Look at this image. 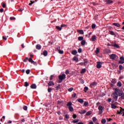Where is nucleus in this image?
<instances>
[{
	"instance_id": "nucleus-61",
	"label": "nucleus",
	"mask_w": 124,
	"mask_h": 124,
	"mask_svg": "<svg viewBox=\"0 0 124 124\" xmlns=\"http://www.w3.org/2000/svg\"><path fill=\"white\" fill-rule=\"evenodd\" d=\"M10 20H16V18H15L14 17H11Z\"/></svg>"
},
{
	"instance_id": "nucleus-50",
	"label": "nucleus",
	"mask_w": 124,
	"mask_h": 124,
	"mask_svg": "<svg viewBox=\"0 0 124 124\" xmlns=\"http://www.w3.org/2000/svg\"><path fill=\"white\" fill-rule=\"evenodd\" d=\"M107 101H108V102H111L112 101V98H108V100H107Z\"/></svg>"
},
{
	"instance_id": "nucleus-28",
	"label": "nucleus",
	"mask_w": 124,
	"mask_h": 124,
	"mask_svg": "<svg viewBox=\"0 0 124 124\" xmlns=\"http://www.w3.org/2000/svg\"><path fill=\"white\" fill-rule=\"evenodd\" d=\"M106 123V119H103L101 120V124H105Z\"/></svg>"
},
{
	"instance_id": "nucleus-6",
	"label": "nucleus",
	"mask_w": 124,
	"mask_h": 124,
	"mask_svg": "<svg viewBox=\"0 0 124 124\" xmlns=\"http://www.w3.org/2000/svg\"><path fill=\"white\" fill-rule=\"evenodd\" d=\"M101 64H102V63H101V62H97V65H96L97 68H99V69L101 68L102 66Z\"/></svg>"
},
{
	"instance_id": "nucleus-21",
	"label": "nucleus",
	"mask_w": 124,
	"mask_h": 124,
	"mask_svg": "<svg viewBox=\"0 0 124 124\" xmlns=\"http://www.w3.org/2000/svg\"><path fill=\"white\" fill-rule=\"evenodd\" d=\"M106 2L107 3V4H110V3H113V1L111 0H106Z\"/></svg>"
},
{
	"instance_id": "nucleus-43",
	"label": "nucleus",
	"mask_w": 124,
	"mask_h": 124,
	"mask_svg": "<svg viewBox=\"0 0 124 124\" xmlns=\"http://www.w3.org/2000/svg\"><path fill=\"white\" fill-rule=\"evenodd\" d=\"M29 83H28V82L26 81V82H25V84H24L25 87H29Z\"/></svg>"
},
{
	"instance_id": "nucleus-58",
	"label": "nucleus",
	"mask_w": 124,
	"mask_h": 124,
	"mask_svg": "<svg viewBox=\"0 0 124 124\" xmlns=\"http://www.w3.org/2000/svg\"><path fill=\"white\" fill-rule=\"evenodd\" d=\"M120 60L121 61H124V56H122L120 58Z\"/></svg>"
},
{
	"instance_id": "nucleus-60",
	"label": "nucleus",
	"mask_w": 124,
	"mask_h": 124,
	"mask_svg": "<svg viewBox=\"0 0 124 124\" xmlns=\"http://www.w3.org/2000/svg\"><path fill=\"white\" fill-rule=\"evenodd\" d=\"M121 96L122 99H124V93Z\"/></svg>"
},
{
	"instance_id": "nucleus-10",
	"label": "nucleus",
	"mask_w": 124,
	"mask_h": 124,
	"mask_svg": "<svg viewBox=\"0 0 124 124\" xmlns=\"http://www.w3.org/2000/svg\"><path fill=\"white\" fill-rule=\"evenodd\" d=\"M72 60L73 61H74L77 62H79V59H78V57H77V56L74 57Z\"/></svg>"
},
{
	"instance_id": "nucleus-17",
	"label": "nucleus",
	"mask_w": 124,
	"mask_h": 124,
	"mask_svg": "<svg viewBox=\"0 0 124 124\" xmlns=\"http://www.w3.org/2000/svg\"><path fill=\"white\" fill-rule=\"evenodd\" d=\"M36 48L37 50H40L41 49V45L38 44L36 46Z\"/></svg>"
},
{
	"instance_id": "nucleus-23",
	"label": "nucleus",
	"mask_w": 124,
	"mask_h": 124,
	"mask_svg": "<svg viewBox=\"0 0 124 124\" xmlns=\"http://www.w3.org/2000/svg\"><path fill=\"white\" fill-rule=\"evenodd\" d=\"M78 101L79 103H84V100H83V99H81V98L78 99Z\"/></svg>"
},
{
	"instance_id": "nucleus-22",
	"label": "nucleus",
	"mask_w": 124,
	"mask_h": 124,
	"mask_svg": "<svg viewBox=\"0 0 124 124\" xmlns=\"http://www.w3.org/2000/svg\"><path fill=\"white\" fill-rule=\"evenodd\" d=\"M43 54L45 57H46L47 55H48V52L47 50H44Z\"/></svg>"
},
{
	"instance_id": "nucleus-44",
	"label": "nucleus",
	"mask_w": 124,
	"mask_h": 124,
	"mask_svg": "<svg viewBox=\"0 0 124 124\" xmlns=\"http://www.w3.org/2000/svg\"><path fill=\"white\" fill-rule=\"evenodd\" d=\"M119 63L123 64V63H124V60H120L119 61Z\"/></svg>"
},
{
	"instance_id": "nucleus-33",
	"label": "nucleus",
	"mask_w": 124,
	"mask_h": 124,
	"mask_svg": "<svg viewBox=\"0 0 124 124\" xmlns=\"http://www.w3.org/2000/svg\"><path fill=\"white\" fill-rule=\"evenodd\" d=\"M100 52L99 48L98 47L96 48V50L95 51V54H99Z\"/></svg>"
},
{
	"instance_id": "nucleus-34",
	"label": "nucleus",
	"mask_w": 124,
	"mask_h": 124,
	"mask_svg": "<svg viewBox=\"0 0 124 124\" xmlns=\"http://www.w3.org/2000/svg\"><path fill=\"white\" fill-rule=\"evenodd\" d=\"M89 90V88L87 86L85 87L84 88V91L85 93H87L88 92V90Z\"/></svg>"
},
{
	"instance_id": "nucleus-51",
	"label": "nucleus",
	"mask_w": 124,
	"mask_h": 124,
	"mask_svg": "<svg viewBox=\"0 0 124 124\" xmlns=\"http://www.w3.org/2000/svg\"><path fill=\"white\" fill-rule=\"evenodd\" d=\"M95 27H96L95 24H92V29H95Z\"/></svg>"
},
{
	"instance_id": "nucleus-41",
	"label": "nucleus",
	"mask_w": 124,
	"mask_h": 124,
	"mask_svg": "<svg viewBox=\"0 0 124 124\" xmlns=\"http://www.w3.org/2000/svg\"><path fill=\"white\" fill-rule=\"evenodd\" d=\"M74 88L71 87L68 89V92H69L70 93H71V92H72L73 91Z\"/></svg>"
},
{
	"instance_id": "nucleus-15",
	"label": "nucleus",
	"mask_w": 124,
	"mask_h": 124,
	"mask_svg": "<svg viewBox=\"0 0 124 124\" xmlns=\"http://www.w3.org/2000/svg\"><path fill=\"white\" fill-rule=\"evenodd\" d=\"M109 33L110 35H114L116 36V34H115V32L112 31H109Z\"/></svg>"
},
{
	"instance_id": "nucleus-63",
	"label": "nucleus",
	"mask_w": 124,
	"mask_h": 124,
	"mask_svg": "<svg viewBox=\"0 0 124 124\" xmlns=\"http://www.w3.org/2000/svg\"><path fill=\"white\" fill-rule=\"evenodd\" d=\"M59 120H63V118L62 117V116H60L59 117Z\"/></svg>"
},
{
	"instance_id": "nucleus-31",
	"label": "nucleus",
	"mask_w": 124,
	"mask_h": 124,
	"mask_svg": "<svg viewBox=\"0 0 124 124\" xmlns=\"http://www.w3.org/2000/svg\"><path fill=\"white\" fill-rule=\"evenodd\" d=\"M29 62H31V63H33V62H34V61H33V60H32V59H31V58H29Z\"/></svg>"
},
{
	"instance_id": "nucleus-64",
	"label": "nucleus",
	"mask_w": 124,
	"mask_h": 124,
	"mask_svg": "<svg viewBox=\"0 0 124 124\" xmlns=\"http://www.w3.org/2000/svg\"><path fill=\"white\" fill-rule=\"evenodd\" d=\"M66 25H65V24H62L61 25V28L62 29V28H63V27H65Z\"/></svg>"
},
{
	"instance_id": "nucleus-29",
	"label": "nucleus",
	"mask_w": 124,
	"mask_h": 124,
	"mask_svg": "<svg viewBox=\"0 0 124 124\" xmlns=\"http://www.w3.org/2000/svg\"><path fill=\"white\" fill-rule=\"evenodd\" d=\"M84 39V37L82 36H79L78 37V41H81V40H83Z\"/></svg>"
},
{
	"instance_id": "nucleus-40",
	"label": "nucleus",
	"mask_w": 124,
	"mask_h": 124,
	"mask_svg": "<svg viewBox=\"0 0 124 124\" xmlns=\"http://www.w3.org/2000/svg\"><path fill=\"white\" fill-rule=\"evenodd\" d=\"M26 74H30V73H31V70L30 69H28L26 71Z\"/></svg>"
},
{
	"instance_id": "nucleus-1",
	"label": "nucleus",
	"mask_w": 124,
	"mask_h": 124,
	"mask_svg": "<svg viewBox=\"0 0 124 124\" xmlns=\"http://www.w3.org/2000/svg\"><path fill=\"white\" fill-rule=\"evenodd\" d=\"M118 92H119V89L116 88L115 89V93L111 94V96L115 99V101L118 100Z\"/></svg>"
},
{
	"instance_id": "nucleus-37",
	"label": "nucleus",
	"mask_w": 124,
	"mask_h": 124,
	"mask_svg": "<svg viewBox=\"0 0 124 124\" xmlns=\"http://www.w3.org/2000/svg\"><path fill=\"white\" fill-rule=\"evenodd\" d=\"M119 68L120 70H123V69H124V67L123 66V65H120L119 66Z\"/></svg>"
},
{
	"instance_id": "nucleus-4",
	"label": "nucleus",
	"mask_w": 124,
	"mask_h": 124,
	"mask_svg": "<svg viewBox=\"0 0 124 124\" xmlns=\"http://www.w3.org/2000/svg\"><path fill=\"white\" fill-rule=\"evenodd\" d=\"M98 109L99 110V114H101L103 113V110L104 109V107H103V106L101 105L99 106Z\"/></svg>"
},
{
	"instance_id": "nucleus-62",
	"label": "nucleus",
	"mask_w": 124,
	"mask_h": 124,
	"mask_svg": "<svg viewBox=\"0 0 124 124\" xmlns=\"http://www.w3.org/2000/svg\"><path fill=\"white\" fill-rule=\"evenodd\" d=\"M21 123H25V122H26V120H25V119H22L21 120Z\"/></svg>"
},
{
	"instance_id": "nucleus-54",
	"label": "nucleus",
	"mask_w": 124,
	"mask_h": 124,
	"mask_svg": "<svg viewBox=\"0 0 124 124\" xmlns=\"http://www.w3.org/2000/svg\"><path fill=\"white\" fill-rule=\"evenodd\" d=\"M28 60H29V58L28 57L25 58V59H24V60L23 61V62H27L28 61Z\"/></svg>"
},
{
	"instance_id": "nucleus-26",
	"label": "nucleus",
	"mask_w": 124,
	"mask_h": 124,
	"mask_svg": "<svg viewBox=\"0 0 124 124\" xmlns=\"http://www.w3.org/2000/svg\"><path fill=\"white\" fill-rule=\"evenodd\" d=\"M111 106L112 109H116V108H117V106H116L114 104H111Z\"/></svg>"
},
{
	"instance_id": "nucleus-38",
	"label": "nucleus",
	"mask_w": 124,
	"mask_h": 124,
	"mask_svg": "<svg viewBox=\"0 0 124 124\" xmlns=\"http://www.w3.org/2000/svg\"><path fill=\"white\" fill-rule=\"evenodd\" d=\"M56 28L57 29V30H58V31H62V27H60V26H56Z\"/></svg>"
},
{
	"instance_id": "nucleus-2",
	"label": "nucleus",
	"mask_w": 124,
	"mask_h": 124,
	"mask_svg": "<svg viewBox=\"0 0 124 124\" xmlns=\"http://www.w3.org/2000/svg\"><path fill=\"white\" fill-rule=\"evenodd\" d=\"M67 106L68 107V109L70 112H73L74 111V109L73 107H72V103H71V102H68Z\"/></svg>"
},
{
	"instance_id": "nucleus-7",
	"label": "nucleus",
	"mask_w": 124,
	"mask_h": 124,
	"mask_svg": "<svg viewBox=\"0 0 124 124\" xmlns=\"http://www.w3.org/2000/svg\"><path fill=\"white\" fill-rule=\"evenodd\" d=\"M97 85V82L94 81L91 83H90V87H95Z\"/></svg>"
},
{
	"instance_id": "nucleus-9",
	"label": "nucleus",
	"mask_w": 124,
	"mask_h": 124,
	"mask_svg": "<svg viewBox=\"0 0 124 124\" xmlns=\"http://www.w3.org/2000/svg\"><path fill=\"white\" fill-rule=\"evenodd\" d=\"M91 41H96L97 40V39H96V36L95 35H93L92 36V38H91Z\"/></svg>"
},
{
	"instance_id": "nucleus-25",
	"label": "nucleus",
	"mask_w": 124,
	"mask_h": 124,
	"mask_svg": "<svg viewBox=\"0 0 124 124\" xmlns=\"http://www.w3.org/2000/svg\"><path fill=\"white\" fill-rule=\"evenodd\" d=\"M86 72V68H83L81 70L80 73L81 74H84Z\"/></svg>"
},
{
	"instance_id": "nucleus-3",
	"label": "nucleus",
	"mask_w": 124,
	"mask_h": 124,
	"mask_svg": "<svg viewBox=\"0 0 124 124\" xmlns=\"http://www.w3.org/2000/svg\"><path fill=\"white\" fill-rule=\"evenodd\" d=\"M65 78H66L65 74H63L62 75H60L59 76V79L60 80V81H59V83H62V80H64Z\"/></svg>"
},
{
	"instance_id": "nucleus-56",
	"label": "nucleus",
	"mask_w": 124,
	"mask_h": 124,
	"mask_svg": "<svg viewBox=\"0 0 124 124\" xmlns=\"http://www.w3.org/2000/svg\"><path fill=\"white\" fill-rule=\"evenodd\" d=\"M2 7L3 8H5V7H6V4L5 3H3V4H2Z\"/></svg>"
},
{
	"instance_id": "nucleus-59",
	"label": "nucleus",
	"mask_w": 124,
	"mask_h": 124,
	"mask_svg": "<svg viewBox=\"0 0 124 124\" xmlns=\"http://www.w3.org/2000/svg\"><path fill=\"white\" fill-rule=\"evenodd\" d=\"M54 76H53V75H51L50 76V78H49V79L50 80V81L51 80H53V77Z\"/></svg>"
},
{
	"instance_id": "nucleus-20",
	"label": "nucleus",
	"mask_w": 124,
	"mask_h": 124,
	"mask_svg": "<svg viewBox=\"0 0 124 124\" xmlns=\"http://www.w3.org/2000/svg\"><path fill=\"white\" fill-rule=\"evenodd\" d=\"M93 113V112L92 111H89L86 113V116H91L92 114Z\"/></svg>"
},
{
	"instance_id": "nucleus-53",
	"label": "nucleus",
	"mask_w": 124,
	"mask_h": 124,
	"mask_svg": "<svg viewBox=\"0 0 124 124\" xmlns=\"http://www.w3.org/2000/svg\"><path fill=\"white\" fill-rule=\"evenodd\" d=\"M65 73L66 75H68V74H69V71L68 70H66Z\"/></svg>"
},
{
	"instance_id": "nucleus-35",
	"label": "nucleus",
	"mask_w": 124,
	"mask_h": 124,
	"mask_svg": "<svg viewBox=\"0 0 124 124\" xmlns=\"http://www.w3.org/2000/svg\"><path fill=\"white\" fill-rule=\"evenodd\" d=\"M111 82L113 83V84H116L117 83V79L114 78V79H112V81H111Z\"/></svg>"
},
{
	"instance_id": "nucleus-18",
	"label": "nucleus",
	"mask_w": 124,
	"mask_h": 124,
	"mask_svg": "<svg viewBox=\"0 0 124 124\" xmlns=\"http://www.w3.org/2000/svg\"><path fill=\"white\" fill-rule=\"evenodd\" d=\"M48 85L49 86H54L55 85V83H54V82H53V81H49L48 83Z\"/></svg>"
},
{
	"instance_id": "nucleus-49",
	"label": "nucleus",
	"mask_w": 124,
	"mask_h": 124,
	"mask_svg": "<svg viewBox=\"0 0 124 124\" xmlns=\"http://www.w3.org/2000/svg\"><path fill=\"white\" fill-rule=\"evenodd\" d=\"M92 120H93V122H95L97 119H96V117H93Z\"/></svg>"
},
{
	"instance_id": "nucleus-46",
	"label": "nucleus",
	"mask_w": 124,
	"mask_h": 124,
	"mask_svg": "<svg viewBox=\"0 0 124 124\" xmlns=\"http://www.w3.org/2000/svg\"><path fill=\"white\" fill-rule=\"evenodd\" d=\"M72 97L73 98H75V97H76V93H74V94L72 95Z\"/></svg>"
},
{
	"instance_id": "nucleus-47",
	"label": "nucleus",
	"mask_w": 124,
	"mask_h": 124,
	"mask_svg": "<svg viewBox=\"0 0 124 124\" xmlns=\"http://www.w3.org/2000/svg\"><path fill=\"white\" fill-rule=\"evenodd\" d=\"M78 122H79V120H74L72 121V123H73L74 124H76L77 123H78Z\"/></svg>"
},
{
	"instance_id": "nucleus-19",
	"label": "nucleus",
	"mask_w": 124,
	"mask_h": 124,
	"mask_svg": "<svg viewBox=\"0 0 124 124\" xmlns=\"http://www.w3.org/2000/svg\"><path fill=\"white\" fill-rule=\"evenodd\" d=\"M71 54L72 55H74V56L77 55V50H73L71 52Z\"/></svg>"
},
{
	"instance_id": "nucleus-42",
	"label": "nucleus",
	"mask_w": 124,
	"mask_h": 124,
	"mask_svg": "<svg viewBox=\"0 0 124 124\" xmlns=\"http://www.w3.org/2000/svg\"><path fill=\"white\" fill-rule=\"evenodd\" d=\"M88 105H89V102H84V106L87 107V106H88Z\"/></svg>"
},
{
	"instance_id": "nucleus-55",
	"label": "nucleus",
	"mask_w": 124,
	"mask_h": 124,
	"mask_svg": "<svg viewBox=\"0 0 124 124\" xmlns=\"http://www.w3.org/2000/svg\"><path fill=\"white\" fill-rule=\"evenodd\" d=\"M120 112H121V114H123V113H124V109L121 108Z\"/></svg>"
},
{
	"instance_id": "nucleus-5",
	"label": "nucleus",
	"mask_w": 124,
	"mask_h": 124,
	"mask_svg": "<svg viewBox=\"0 0 124 124\" xmlns=\"http://www.w3.org/2000/svg\"><path fill=\"white\" fill-rule=\"evenodd\" d=\"M109 58L110 60H112L113 61H114V60H115L116 58H118V56L115 54H112L109 55Z\"/></svg>"
},
{
	"instance_id": "nucleus-45",
	"label": "nucleus",
	"mask_w": 124,
	"mask_h": 124,
	"mask_svg": "<svg viewBox=\"0 0 124 124\" xmlns=\"http://www.w3.org/2000/svg\"><path fill=\"white\" fill-rule=\"evenodd\" d=\"M47 91H48V93H51V92H52V88L48 87L47 89Z\"/></svg>"
},
{
	"instance_id": "nucleus-27",
	"label": "nucleus",
	"mask_w": 124,
	"mask_h": 124,
	"mask_svg": "<svg viewBox=\"0 0 124 124\" xmlns=\"http://www.w3.org/2000/svg\"><path fill=\"white\" fill-rule=\"evenodd\" d=\"M85 113H87V110H82L79 112V113L81 115H82V114H85Z\"/></svg>"
},
{
	"instance_id": "nucleus-16",
	"label": "nucleus",
	"mask_w": 124,
	"mask_h": 124,
	"mask_svg": "<svg viewBox=\"0 0 124 124\" xmlns=\"http://www.w3.org/2000/svg\"><path fill=\"white\" fill-rule=\"evenodd\" d=\"M111 46L112 47H114V48H120V46H119V45L117 44H114L113 45H112Z\"/></svg>"
},
{
	"instance_id": "nucleus-57",
	"label": "nucleus",
	"mask_w": 124,
	"mask_h": 124,
	"mask_svg": "<svg viewBox=\"0 0 124 124\" xmlns=\"http://www.w3.org/2000/svg\"><path fill=\"white\" fill-rule=\"evenodd\" d=\"M73 119H76V118H77V115H76V114H73Z\"/></svg>"
},
{
	"instance_id": "nucleus-36",
	"label": "nucleus",
	"mask_w": 124,
	"mask_h": 124,
	"mask_svg": "<svg viewBox=\"0 0 124 124\" xmlns=\"http://www.w3.org/2000/svg\"><path fill=\"white\" fill-rule=\"evenodd\" d=\"M81 44L82 46H84L85 44H86V41L85 40H82L81 42Z\"/></svg>"
},
{
	"instance_id": "nucleus-32",
	"label": "nucleus",
	"mask_w": 124,
	"mask_h": 124,
	"mask_svg": "<svg viewBox=\"0 0 124 124\" xmlns=\"http://www.w3.org/2000/svg\"><path fill=\"white\" fill-rule=\"evenodd\" d=\"M117 87H122V82L121 81H119L117 83Z\"/></svg>"
},
{
	"instance_id": "nucleus-13",
	"label": "nucleus",
	"mask_w": 124,
	"mask_h": 124,
	"mask_svg": "<svg viewBox=\"0 0 124 124\" xmlns=\"http://www.w3.org/2000/svg\"><path fill=\"white\" fill-rule=\"evenodd\" d=\"M113 25L115 26V27H117V28H120L121 27V24H120L118 23H113Z\"/></svg>"
},
{
	"instance_id": "nucleus-8",
	"label": "nucleus",
	"mask_w": 124,
	"mask_h": 124,
	"mask_svg": "<svg viewBox=\"0 0 124 124\" xmlns=\"http://www.w3.org/2000/svg\"><path fill=\"white\" fill-rule=\"evenodd\" d=\"M30 88L31 89H36V88H37V86H36V84H35V83H33L30 86Z\"/></svg>"
},
{
	"instance_id": "nucleus-48",
	"label": "nucleus",
	"mask_w": 124,
	"mask_h": 124,
	"mask_svg": "<svg viewBox=\"0 0 124 124\" xmlns=\"http://www.w3.org/2000/svg\"><path fill=\"white\" fill-rule=\"evenodd\" d=\"M78 53H82V48H78Z\"/></svg>"
},
{
	"instance_id": "nucleus-12",
	"label": "nucleus",
	"mask_w": 124,
	"mask_h": 124,
	"mask_svg": "<svg viewBox=\"0 0 124 124\" xmlns=\"http://www.w3.org/2000/svg\"><path fill=\"white\" fill-rule=\"evenodd\" d=\"M118 93V96H121V95H123V94L124 93V91H121V90H120V89H119Z\"/></svg>"
},
{
	"instance_id": "nucleus-11",
	"label": "nucleus",
	"mask_w": 124,
	"mask_h": 124,
	"mask_svg": "<svg viewBox=\"0 0 124 124\" xmlns=\"http://www.w3.org/2000/svg\"><path fill=\"white\" fill-rule=\"evenodd\" d=\"M105 54H110L111 53V50L109 49H105L104 50Z\"/></svg>"
},
{
	"instance_id": "nucleus-24",
	"label": "nucleus",
	"mask_w": 124,
	"mask_h": 124,
	"mask_svg": "<svg viewBox=\"0 0 124 124\" xmlns=\"http://www.w3.org/2000/svg\"><path fill=\"white\" fill-rule=\"evenodd\" d=\"M84 63L85 65H87V64L88 63V62H89V60L84 59Z\"/></svg>"
},
{
	"instance_id": "nucleus-14",
	"label": "nucleus",
	"mask_w": 124,
	"mask_h": 124,
	"mask_svg": "<svg viewBox=\"0 0 124 124\" xmlns=\"http://www.w3.org/2000/svg\"><path fill=\"white\" fill-rule=\"evenodd\" d=\"M60 47H57L56 49L58 50V52L59 54H61V55H62L63 54V51L61 49H60Z\"/></svg>"
},
{
	"instance_id": "nucleus-39",
	"label": "nucleus",
	"mask_w": 124,
	"mask_h": 124,
	"mask_svg": "<svg viewBox=\"0 0 124 124\" xmlns=\"http://www.w3.org/2000/svg\"><path fill=\"white\" fill-rule=\"evenodd\" d=\"M23 108L25 111H27L28 110V107L27 106H24Z\"/></svg>"
},
{
	"instance_id": "nucleus-30",
	"label": "nucleus",
	"mask_w": 124,
	"mask_h": 124,
	"mask_svg": "<svg viewBox=\"0 0 124 124\" xmlns=\"http://www.w3.org/2000/svg\"><path fill=\"white\" fill-rule=\"evenodd\" d=\"M78 31L80 34H83L84 33V31L83 30H78Z\"/></svg>"
},
{
	"instance_id": "nucleus-52",
	"label": "nucleus",
	"mask_w": 124,
	"mask_h": 124,
	"mask_svg": "<svg viewBox=\"0 0 124 124\" xmlns=\"http://www.w3.org/2000/svg\"><path fill=\"white\" fill-rule=\"evenodd\" d=\"M65 119H69V116L68 115V114H65Z\"/></svg>"
}]
</instances>
